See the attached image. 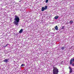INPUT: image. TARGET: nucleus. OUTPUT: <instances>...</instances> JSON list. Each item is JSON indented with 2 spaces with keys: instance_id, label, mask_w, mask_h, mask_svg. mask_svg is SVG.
Listing matches in <instances>:
<instances>
[{
  "instance_id": "obj_14",
  "label": "nucleus",
  "mask_w": 74,
  "mask_h": 74,
  "mask_svg": "<svg viewBox=\"0 0 74 74\" xmlns=\"http://www.w3.org/2000/svg\"><path fill=\"white\" fill-rule=\"evenodd\" d=\"M48 1H49V0H46L45 3H47L48 2Z\"/></svg>"
},
{
  "instance_id": "obj_16",
  "label": "nucleus",
  "mask_w": 74,
  "mask_h": 74,
  "mask_svg": "<svg viewBox=\"0 0 74 74\" xmlns=\"http://www.w3.org/2000/svg\"><path fill=\"white\" fill-rule=\"evenodd\" d=\"M21 67H23V66H24V64H22L21 66Z\"/></svg>"
},
{
  "instance_id": "obj_17",
  "label": "nucleus",
  "mask_w": 74,
  "mask_h": 74,
  "mask_svg": "<svg viewBox=\"0 0 74 74\" xmlns=\"http://www.w3.org/2000/svg\"><path fill=\"white\" fill-rule=\"evenodd\" d=\"M72 66H74V64H72Z\"/></svg>"
},
{
  "instance_id": "obj_18",
  "label": "nucleus",
  "mask_w": 74,
  "mask_h": 74,
  "mask_svg": "<svg viewBox=\"0 0 74 74\" xmlns=\"http://www.w3.org/2000/svg\"><path fill=\"white\" fill-rule=\"evenodd\" d=\"M19 1L20 2H21V1Z\"/></svg>"
},
{
  "instance_id": "obj_6",
  "label": "nucleus",
  "mask_w": 74,
  "mask_h": 74,
  "mask_svg": "<svg viewBox=\"0 0 74 74\" xmlns=\"http://www.w3.org/2000/svg\"><path fill=\"white\" fill-rule=\"evenodd\" d=\"M55 29L56 30H58V26L56 25L55 27Z\"/></svg>"
},
{
  "instance_id": "obj_2",
  "label": "nucleus",
  "mask_w": 74,
  "mask_h": 74,
  "mask_svg": "<svg viewBox=\"0 0 74 74\" xmlns=\"http://www.w3.org/2000/svg\"><path fill=\"white\" fill-rule=\"evenodd\" d=\"M53 74H58L59 72L58 69L55 67H53Z\"/></svg>"
},
{
  "instance_id": "obj_13",
  "label": "nucleus",
  "mask_w": 74,
  "mask_h": 74,
  "mask_svg": "<svg viewBox=\"0 0 74 74\" xmlns=\"http://www.w3.org/2000/svg\"><path fill=\"white\" fill-rule=\"evenodd\" d=\"M65 48V47H62L61 48V49H62V50H63Z\"/></svg>"
},
{
  "instance_id": "obj_3",
  "label": "nucleus",
  "mask_w": 74,
  "mask_h": 74,
  "mask_svg": "<svg viewBox=\"0 0 74 74\" xmlns=\"http://www.w3.org/2000/svg\"><path fill=\"white\" fill-rule=\"evenodd\" d=\"M73 62H74V58L73 59L72 58L71 60V61H70V64L71 65L72 64V63Z\"/></svg>"
},
{
  "instance_id": "obj_9",
  "label": "nucleus",
  "mask_w": 74,
  "mask_h": 74,
  "mask_svg": "<svg viewBox=\"0 0 74 74\" xmlns=\"http://www.w3.org/2000/svg\"><path fill=\"white\" fill-rule=\"evenodd\" d=\"M58 18H59V16H56L54 17V18H55V19H58Z\"/></svg>"
},
{
  "instance_id": "obj_1",
  "label": "nucleus",
  "mask_w": 74,
  "mask_h": 74,
  "mask_svg": "<svg viewBox=\"0 0 74 74\" xmlns=\"http://www.w3.org/2000/svg\"><path fill=\"white\" fill-rule=\"evenodd\" d=\"M15 21H14V25L18 26V23H19V20H20V19L19 18V17L17 16L16 15L15 16Z\"/></svg>"
},
{
  "instance_id": "obj_15",
  "label": "nucleus",
  "mask_w": 74,
  "mask_h": 74,
  "mask_svg": "<svg viewBox=\"0 0 74 74\" xmlns=\"http://www.w3.org/2000/svg\"><path fill=\"white\" fill-rule=\"evenodd\" d=\"M64 27L63 26L62 27L61 29H64Z\"/></svg>"
},
{
  "instance_id": "obj_4",
  "label": "nucleus",
  "mask_w": 74,
  "mask_h": 74,
  "mask_svg": "<svg viewBox=\"0 0 74 74\" xmlns=\"http://www.w3.org/2000/svg\"><path fill=\"white\" fill-rule=\"evenodd\" d=\"M69 73H72V69H71V68L70 67H69Z\"/></svg>"
},
{
  "instance_id": "obj_8",
  "label": "nucleus",
  "mask_w": 74,
  "mask_h": 74,
  "mask_svg": "<svg viewBox=\"0 0 74 74\" xmlns=\"http://www.w3.org/2000/svg\"><path fill=\"white\" fill-rule=\"evenodd\" d=\"M45 10V9L44 8V7H42L41 9L42 11H44Z\"/></svg>"
},
{
  "instance_id": "obj_7",
  "label": "nucleus",
  "mask_w": 74,
  "mask_h": 74,
  "mask_svg": "<svg viewBox=\"0 0 74 74\" xmlns=\"http://www.w3.org/2000/svg\"><path fill=\"white\" fill-rule=\"evenodd\" d=\"M23 32V29H21L19 32V33H22Z\"/></svg>"
},
{
  "instance_id": "obj_10",
  "label": "nucleus",
  "mask_w": 74,
  "mask_h": 74,
  "mask_svg": "<svg viewBox=\"0 0 74 74\" xmlns=\"http://www.w3.org/2000/svg\"><path fill=\"white\" fill-rule=\"evenodd\" d=\"M69 23L70 25H72L73 24V21H71Z\"/></svg>"
},
{
  "instance_id": "obj_5",
  "label": "nucleus",
  "mask_w": 74,
  "mask_h": 74,
  "mask_svg": "<svg viewBox=\"0 0 74 74\" xmlns=\"http://www.w3.org/2000/svg\"><path fill=\"white\" fill-rule=\"evenodd\" d=\"M8 60H9V59H5L3 60V62H5L6 63H7Z\"/></svg>"
},
{
  "instance_id": "obj_12",
  "label": "nucleus",
  "mask_w": 74,
  "mask_h": 74,
  "mask_svg": "<svg viewBox=\"0 0 74 74\" xmlns=\"http://www.w3.org/2000/svg\"><path fill=\"white\" fill-rule=\"evenodd\" d=\"M47 8H48V7H47V6L46 5L45 7L44 8L45 10H46L47 9Z\"/></svg>"
},
{
  "instance_id": "obj_11",
  "label": "nucleus",
  "mask_w": 74,
  "mask_h": 74,
  "mask_svg": "<svg viewBox=\"0 0 74 74\" xmlns=\"http://www.w3.org/2000/svg\"><path fill=\"white\" fill-rule=\"evenodd\" d=\"M8 45H9V44H7V45H6L5 46H3V47L4 48H5V47H7V46H8Z\"/></svg>"
}]
</instances>
